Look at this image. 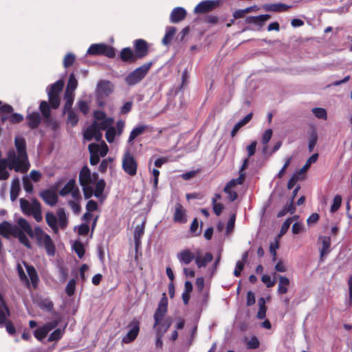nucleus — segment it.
I'll use <instances>...</instances> for the list:
<instances>
[{
  "mask_svg": "<svg viewBox=\"0 0 352 352\" xmlns=\"http://www.w3.org/2000/svg\"><path fill=\"white\" fill-rule=\"evenodd\" d=\"M16 222L19 227L7 221L1 223L0 234L6 238H8L10 236L16 237L26 248H31V243L25 234L30 237L33 238L34 229L32 230L28 221L22 217L19 218Z\"/></svg>",
  "mask_w": 352,
  "mask_h": 352,
  "instance_id": "f257e3e1",
  "label": "nucleus"
},
{
  "mask_svg": "<svg viewBox=\"0 0 352 352\" xmlns=\"http://www.w3.org/2000/svg\"><path fill=\"white\" fill-rule=\"evenodd\" d=\"M168 300L164 296L158 304L157 309H156L153 318L154 325L153 328L156 334L155 345L157 348H162L163 342L162 338L164 333L170 327L173 320L170 317L164 318L167 314Z\"/></svg>",
  "mask_w": 352,
  "mask_h": 352,
  "instance_id": "f03ea898",
  "label": "nucleus"
},
{
  "mask_svg": "<svg viewBox=\"0 0 352 352\" xmlns=\"http://www.w3.org/2000/svg\"><path fill=\"white\" fill-rule=\"evenodd\" d=\"M96 179L97 174L91 175L90 170L87 167L82 168L80 170L79 181L82 186L85 199H88L92 196Z\"/></svg>",
  "mask_w": 352,
  "mask_h": 352,
  "instance_id": "7ed1b4c3",
  "label": "nucleus"
},
{
  "mask_svg": "<svg viewBox=\"0 0 352 352\" xmlns=\"http://www.w3.org/2000/svg\"><path fill=\"white\" fill-rule=\"evenodd\" d=\"M20 208L25 214L32 215L36 221L42 220L41 205L36 199L29 201L25 199H20Z\"/></svg>",
  "mask_w": 352,
  "mask_h": 352,
  "instance_id": "20e7f679",
  "label": "nucleus"
},
{
  "mask_svg": "<svg viewBox=\"0 0 352 352\" xmlns=\"http://www.w3.org/2000/svg\"><path fill=\"white\" fill-rule=\"evenodd\" d=\"M151 65V63H145L130 72L125 78L126 83L133 86L140 82L148 74Z\"/></svg>",
  "mask_w": 352,
  "mask_h": 352,
  "instance_id": "39448f33",
  "label": "nucleus"
},
{
  "mask_svg": "<svg viewBox=\"0 0 352 352\" xmlns=\"http://www.w3.org/2000/svg\"><path fill=\"white\" fill-rule=\"evenodd\" d=\"M24 269L26 270L28 276L31 280L33 287L37 286L38 282V276L37 272L33 266L28 265L26 263L23 262L22 263L17 264V271L20 278L25 281L27 284H29L28 277L25 273Z\"/></svg>",
  "mask_w": 352,
  "mask_h": 352,
  "instance_id": "423d86ee",
  "label": "nucleus"
},
{
  "mask_svg": "<svg viewBox=\"0 0 352 352\" xmlns=\"http://www.w3.org/2000/svg\"><path fill=\"white\" fill-rule=\"evenodd\" d=\"M33 238H35L40 246L45 247L49 255H53L55 252V247L51 237L39 227L34 228Z\"/></svg>",
  "mask_w": 352,
  "mask_h": 352,
  "instance_id": "0eeeda50",
  "label": "nucleus"
},
{
  "mask_svg": "<svg viewBox=\"0 0 352 352\" xmlns=\"http://www.w3.org/2000/svg\"><path fill=\"white\" fill-rule=\"evenodd\" d=\"M86 55L88 56H100L104 55L109 58H113L115 56L114 49L104 43H94L89 46Z\"/></svg>",
  "mask_w": 352,
  "mask_h": 352,
  "instance_id": "6e6552de",
  "label": "nucleus"
},
{
  "mask_svg": "<svg viewBox=\"0 0 352 352\" xmlns=\"http://www.w3.org/2000/svg\"><path fill=\"white\" fill-rule=\"evenodd\" d=\"M64 82L63 80H58L51 85L47 89V95L50 105L52 108L56 109L60 104L59 94L63 89Z\"/></svg>",
  "mask_w": 352,
  "mask_h": 352,
  "instance_id": "1a4fd4ad",
  "label": "nucleus"
},
{
  "mask_svg": "<svg viewBox=\"0 0 352 352\" xmlns=\"http://www.w3.org/2000/svg\"><path fill=\"white\" fill-rule=\"evenodd\" d=\"M77 85L78 81L75 78L74 74H71L64 94V99L65 100L64 109H69L72 108L74 98V91L76 90Z\"/></svg>",
  "mask_w": 352,
  "mask_h": 352,
  "instance_id": "9d476101",
  "label": "nucleus"
},
{
  "mask_svg": "<svg viewBox=\"0 0 352 352\" xmlns=\"http://www.w3.org/2000/svg\"><path fill=\"white\" fill-rule=\"evenodd\" d=\"M124 171L130 176H134L137 173L138 164L134 157L129 152L124 153L122 162Z\"/></svg>",
  "mask_w": 352,
  "mask_h": 352,
  "instance_id": "9b49d317",
  "label": "nucleus"
},
{
  "mask_svg": "<svg viewBox=\"0 0 352 352\" xmlns=\"http://www.w3.org/2000/svg\"><path fill=\"white\" fill-rule=\"evenodd\" d=\"M58 324V322L57 320L48 322L43 326L37 328L34 331V336L38 341H43V339L46 338L50 331L55 329Z\"/></svg>",
  "mask_w": 352,
  "mask_h": 352,
  "instance_id": "f8f14e48",
  "label": "nucleus"
},
{
  "mask_svg": "<svg viewBox=\"0 0 352 352\" xmlns=\"http://www.w3.org/2000/svg\"><path fill=\"white\" fill-rule=\"evenodd\" d=\"M59 194L61 196L71 194L72 198L75 200H79L81 198L79 189L76 186V182L74 179H70L60 190Z\"/></svg>",
  "mask_w": 352,
  "mask_h": 352,
  "instance_id": "ddd939ff",
  "label": "nucleus"
},
{
  "mask_svg": "<svg viewBox=\"0 0 352 352\" xmlns=\"http://www.w3.org/2000/svg\"><path fill=\"white\" fill-rule=\"evenodd\" d=\"M129 331L122 338V342L130 343L133 341L138 335L140 331V322L136 319L133 320L128 325Z\"/></svg>",
  "mask_w": 352,
  "mask_h": 352,
  "instance_id": "4468645a",
  "label": "nucleus"
},
{
  "mask_svg": "<svg viewBox=\"0 0 352 352\" xmlns=\"http://www.w3.org/2000/svg\"><path fill=\"white\" fill-rule=\"evenodd\" d=\"M221 1L222 0H206L201 1L195 6L194 12L197 14L206 12L219 6Z\"/></svg>",
  "mask_w": 352,
  "mask_h": 352,
  "instance_id": "2eb2a0df",
  "label": "nucleus"
},
{
  "mask_svg": "<svg viewBox=\"0 0 352 352\" xmlns=\"http://www.w3.org/2000/svg\"><path fill=\"white\" fill-rule=\"evenodd\" d=\"M113 91V85L109 80H100L96 86V94L99 97H107Z\"/></svg>",
  "mask_w": 352,
  "mask_h": 352,
  "instance_id": "dca6fc26",
  "label": "nucleus"
},
{
  "mask_svg": "<svg viewBox=\"0 0 352 352\" xmlns=\"http://www.w3.org/2000/svg\"><path fill=\"white\" fill-rule=\"evenodd\" d=\"M98 122H94V123L89 126L84 132V138L88 141L93 139L96 141H100L102 137V133L99 131L98 126Z\"/></svg>",
  "mask_w": 352,
  "mask_h": 352,
  "instance_id": "f3484780",
  "label": "nucleus"
},
{
  "mask_svg": "<svg viewBox=\"0 0 352 352\" xmlns=\"http://www.w3.org/2000/svg\"><path fill=\"white\" fill-rule=\"evenodd\" d=\"M89 152H94L99 157H104L108 153L109 148L104 142L100 144H90L88 146Z\"/></svg>",
  "mask_w": 352,
  "mask_h": 352,
  "instance_id": "a211bd4d",
  "label": "nucleus"
},
{
  "mask_svg": "<svg viewBox=\"0 0 352 352\" xmlns=\"http://www.w3.org/2000/svg\"><path fill=\"white\" fill-rule=\"evenodd\" d=\"M186 14L184 8L176 7L170 12V21L171 23H177L185 19Z\"/></svg>",
  "mask_w": 352,
  "mask_h": 352,
  "instance_id": "6ab92c4d",
  "label": "nucleus"
},
{
  "mask_svg": "<svg viewBox=\"0 0 352 352\" xmlns=\"http://www.w3.org/2000/svg\"><path fill=\"white\" fill-rule=\"evenodd\" d=\"M270 19V15L262 14L255 16H248L246 18L245 21L247 23L254 24L258 26V29H261L265 25L266 21H267Z\"/></svg>",
  "mask_w": 352,
  "mask_h": 352,
  "instance_id": "aec40b11",
  "label": "nucleus"
},
{
  "mask_svg": "<svg viewBox=\"0 0 352 352\" xmlns=\"http://www.w3.org/2000/svg\"><path fill=\"white\" fill-rule=\"evenodd\" d=\"M177 258L182 265H188L195 256L190 250L185 249L177 254Z\"/></svg>",
  "mask_w": 352,
  "mask_h": 352,
  "instance_id": "412c9836",
  "label": "nucleus"
},
{
  "mask_svg": "<svg viewBox=\"0 0 352 352\" xmlns=\"http://www.w3.org/2000/svg\"><path fill=\"white\" fill-rule=\"evenodd\" d=\"M40 195L43 201L50 206H54L58 201V196L53 190H44L41 192Z\"/></svg>",
  "mask_w": 352,
  "mask_h": 352,
  "instance_id": "4be33fe9",
  "label": "nucleus"
},
{
  "mask_svg": "<svg viewBox=\"0 0 352 352\" xmlns=\"http://www.w3.org/2000/svg\"><path fill=\"white\" fill-rule=\"evenodd\" d=\"M137 56L141 58L146 55L148 46L146 42L143 39H138L134 43Z\"/></svg>",
  "mask_w": 352,
  "mask_h": 352,
  "instance_id": "5701e85b",
  "label": "nucleus"
},
{
  "mask_svg": "<svg viewBox=\"0 0 352 352\" xmlns=\"http://www.w3.org/2000/svg\"><path fill=\"white\" fill-rule=\"evenodd\" d=\"M289 8V6L281 3H266L263 6V8L267 12H284Z\"/></svg>",
  "mask_w": 352,
  "mask_h": 352,
  "instance_id": "b1692460",
  "label": "nucleus"
},
{
  "mask_svg": "<svg viewBox=\"0 0 352 352\" xmlns=\"http://www.w3.org/2000/svg\"><path fill=\"white\" fill-rule=\"evenodd\" d=\"M174 221L179 223L186 221L185 210L180 204H176L175 206Z\"/></svg>",
  "mask_w": 352,
  "mask_h": 352,
  "instance_id": "393cba45",
  "label": "nucleus"
},
{
  "mask_svg": "<svg viewBox=\"0 0 352 352\" xmlns=\"http://www.w3.org/2000/svg\"><path fill=\"white\" fill-rule=\"evenodd\" d=\"M319 243H321L322 246L320 249V256L322 257L329 252V248L331 245L330 237L326 236H321L319 237Z\"/></svg>",
  "mask_w": 352,
  "mask_h": 352,
  "instance_id": "a878e982",
  "label": "nucleus"
},
{
  "mask_svg": "<svg viewBox=\"0 0 352 352\" xmlns=\"http://www.w3.org/2000/svg\"><path fill=\"white\" fill-rule=\"evenodd\" d=\"M45 219L47 225L52 228L54 232H58V225L57 217L52 212H47L45 215Z\"/></svg>",
  "mask_w": 352,
  "mask_h": 352,
  "instance_id": "bb28decb",
  "label": "nucleus"
},
{
  "mask_svg": "<svg viewBox=\"0 0 352 352\" xmlns=\"http://www.w3.org/2000/svg\"><path fill=\"white\" fill-rule=\"evenodd\" d=\"M212 255L210 253H206L203 256L197 255L195 256V263L198 267H205L212 260Z\"/></svg>",
  "mask_w": 352,
  "mask_h": 352,
  "instance_id": "cd10ccee",
  "label": "nucleus"
},
{
  "mask_svg": "<svg viewBox=\"0 0 352 352\" xmlns=\"http://www.w3.org/2000/svg\"><path fill=\"white\" fill-rule=\"evenodd\" d=\"M21 190L20 182L19 178H14L10 188V199L14 201L16 199Z\"/></svg>",
  "mask_w": 352,
  "mask_h": 352,
  "instance_id": "c85d7f7f",
  "label": "nucleus"
},
{
  "mask_svg": "<svg viewBox=\"0 0 352 352\" xmlns=\"http://www.w3.org/2000/svg\"><path fill=\"white\" fill-rule=\"evenodd\" d=\"M252 118V113H250L246 116H245L242 120L238 122L233 127L231 131V136L234 137L238 132V131L246 124H248Z\"/></svg>",
  "mask_w": 352,
  "mask_h": 352,
  "instance_id": "c756f323",
  "label": "nucleus"
},
{
  "mask_svg": "<svg viewBox=\"0 0 352 352\" xmlns=\"http://www.w3.org/2000/svg\"><path fill=\"white\" fill-rule=\"evenodd\" d=\"M289 285V280L286 276H280L278 277V293L283 294L287 292V287Z\"/></svg>",
  "mask_w": 352,
  "mask_h": 352,
  "instance_id": "7c9ffc66",
  "label": "nucleus"
},
{
  "mask_svg": "<svg viewBox=\"0 0 352 352\" xmlns=\"http://www.w3.org/2000/svg\"><path fill=\"white\" fill-rule=\"evenodd\" d=\"M318 157V153L313 154L311 157H309L305 165L298 171H297L296 173L300 176L303 175L305 173V172L309 168L311 164L315 163L317 161Z\"/></svg>",
  "mask_w": 352,
  "mask_h": 352,
  "instance_id": "2f4dec72",
  "label": "nucleus"
},
{
  "mask_svg": "<svg viewBox=\"0 0 352 352\" xmlns=\"http://www.w3.org/2000/svg\"><path fill=\"white\" fill-rule=\"evenodd\" d=\"M65 328L63 327L62 329L57 328L55 330H54L49 336L47 341L48 342H57L58 340H60L65 333Z\"/></svg>",
  "mask_w": 352,
  "mask_h": 352,
  "instance_id": "473e14b6",
  "label": "nucleus"
},
{
  "mask_svg": "<svg viewBox=\"0 0 352 352\" xmlns=\"http://www.w3.org/2000/svg\"><path fill=\"white\" fill-rule=\"evenodd\" d=\"M146 129V126H145V125H140V126H138L135 127V129H133L129 135L128 143L132 144L133 141L137 137L143 134V133L144 132Z\"/></svg>",
  "mask_w": 352,
  "mask_h": 352,
  "instance_id": "72a5a7b5",
  "label": "nucleus"
},
{
  "mask_svg": "<svg viewBox=\"0 0 352 352\" xmlns=\"http://www.w3.org/2000/svg\"><path fill=\"white\" fill-rule=\"evenodd\" d=\"M248 256V253L247 252H244L242 255V260L238 261L236 263V267L234 271V274L235 276H239L241 275V272L244 267V264L246 262Z\"/></svg>",
  "mask_w": 352,
  "mask_h": 352,
  "instance_id": "f704fd0d",
  "label": "nucleus"
},
{
  "mask_svg": "<svg viewBox=\"0 0 352 352\" xmlns=\"http://www.w3.org/2000/svg\"><path fill=\"white\" fill-rule=\"evenodd\" d=\"M177 29L175 27L169 26L166 28V34L162 39V43L165 45L169 44L175 34Z\"/></svg>",
  "mask_w": 352,
  "mask_h": 352,
  "instance_id": "c9c22d12",
  "label": "nucleus"
},
{
  "mask_svg": "<svg viewBox=\"0 0 352 352\" xmlns=\"http://www.w3.org/2000/svg\"><path fill=\"white\" fill-rule=\"evenodd\" d=\"M28 124L31 128H36L41 122V118L38 113H32L28 116Z\"/></svg>",
  "mask_w": 352,
  "mask_h": 352,
  "instance_id": "e433bc0d",
  "label": "nucleus"
},
{
  "mask_svg": "<svg viewBox=\"0 0 352 352\" xmlns=\"http://www.w3.org/2000/svg\"><path fill=\"white\" fill-rule=\"evenodd\" d=\"M120 57L123 61H133L135 60L133 52L129 47L124 48L122 50Z\"/></svg>",
  "mask_w": 352,
  "mask_h": 352,
  "instance_id": "4c0bfd02",
  "label": "nucleus"
},
{
  "mask_svg": "<svg viewBox=\"0 0 352 352\" xmlns=\"http://www.w3.org/2000/svg\"><path fill=\"white\" fill-rule=\"evenodd\" d=\"M273 131L269 129L265 131L261 138V142L263 144V152L265 153L267 149V144L272 138Z\"/></svg>",
  "mask_w": 352,
  "mask_h": 352,
  "instance_id": "58836bf2",
  "label": "nucleus"
},
{
  "mask_svg": "<svg viewBox=\"0 0 352 352\" xmlns=\"http://www.w3.org/2000/svg\"><path fill=\"white\" fill-rule=\"evenodd\" d=\"M232 183L233 182H229L224 188V192L228 195V199L231 201H233L235 199H236L238 197L236 190L233 189V188H231V185L232 184Z\"/></svg>",
  "mask_w": 352,
  "mask_h": 352,
  "instance_id": "ea45409f",
  "label": "nucleus"
},
{
  "mask_svg": "<svg viewBox=\"0 0 352 352\" xmlns=\"http://www.w3.org/2000/svg\"><path fill=\"white\" fill-rule=\"evenodd\" d=\"M314 116L318 118L326 120L327 119V112L325 109L322 107H315L311 109Z\"/></svg>",
  "mask_w": 352,
  "mask_h": 352,
  "instance_id": "a19ab883",
  "label": "nucleus"
},
{
  "mask_svg": "<svg viewBox=\"0 0 352 352\" xmlns=\"http://www.w3.org/2000/svg\"><path fill=\"white\" fill-rule=\"evenodd\" d=\"M9 316V311L4 303V302H0V324L6 322L7 317Z\"/></svg>",
  "mask_w": 352,
  "mask_h": 352,
  "instance_id": "79ce46f5",
  "label": "nucleus"
},
{
  "mask_svg": "<svg viewBox=\"0 0 352 352\" xmlns=\"http://www.w3.org/2000/svg\"><path fill=\"white\" fill-rule=\"evenodd\" d=\"M94 186H95L94 195L96 197L99 198L103 192V190L105 187V183H104V180L100 179V180L98 181L97 182H95Z\"/></svg>",
  "mask_w": 352,
  "mask_h": 352,
  "instance_id": "37998d69",
  "label": "nucleus"
},
{
  "mask_svg": "<svg viewBox=\"0 0 352 352\" xmlns=\"http://www.w3.org/2000/svg\"><path fill=\"white\" fill-rule=\"evenodd\" d=\"M113 122V120L111 118H104L103 120H101L98 122V124L99 131H100V130H107L108 128L111 127Z\"/></svg>",
  "mask_w": 352,
  "mask_h": 352,
  "instance_id": "c03bdc74",
  "label": "nucleus"
},
{
  "mask_svg": "<svg viewBox=\"0 0 352 352\" xmlns=\"http://www.w3.org/2000/svg\"><path fill=\"white\" fill-rule=\"evenodd\" d=\"M72 248L80 258L83 257L85 254V248L82 243L79 241H75L72 245Z\"/></svg>",
  "mask_w": 352,
  "mask_h": 352,
  "instance_id": "a18cd8bd",
  "label": "nucleus"
},
{
  "mask_svg": "<svg viewBox=\"0 0 352 352\" xmlns=\"http://www.w3.org/2000/svg\"><path fill=\"white\" fill-rule=\"evenodd\" d=\"M318 141V133L315 130H312L309 139V145L308 148L309 151H312L314 148L315 147Z\"/></svg>",
  "mask_w": 352,
  "mask_h": 352,
  "instance_id": "49530a36",
  "label": "nucleus"
},
{
  "mask_svg": "<svg viewBox=\"0 0 352 352\" xmlns=\"http://www.w3.org/2000/svg\"><path fill=\"white\" fill-rule=\"evenodd\" d=\"M76 60V56L73 53H67L63 59V66L67 68L73 65Z\"/></svg>",
  "mask_w": 352,
  "mask_h": 352,
  "instance_id": "de8ad7c7",
  "label": "nucleus"
},
{
  "mask_svg": "<svg viewBox=\"0 0 352 352\" xmlns=\"http://www.w3.org/2000/svg\"><path fill=\"white\" fill-rule=\"evenodd\" d=\"M341 203H342V197L339 195H336L333 198V204L331 205V207L330 209L331 212L333 213L336 212L340 208V207L341 206Z\"/></svg>",
  "mask_w": 352,
  "mask_h": 352,
  "instance_id": "09e8293b",
  "label": "nucleus"
},
{
  "mask_svg": "<svg viewBox=\"0 0 352 352\" xmlns=\"http://www.w3.org/2000/svg\"><path fill=\"white\" fill-rule=\"evenodd\" d=\"M58 223L61 228H65L67 223V217L63 210H59L58 212Z\"/></svg>",
  "mask_w": 352,
  "mask_h": 352,
  "instance_id": "8fccbe9b",
  "label": "nucleus"
},
{
  "mask_svg": "<svg viewBox=\"0 0 352 352\" xmlns=\"http://www.w3.org/2000/svg\"><path fill=\"white\" fill-rule=\"evenodd\" d=\"M144 233V227L143 226L138 225L135 228L134 231V239L135 241V243L138 245L140 243V239L142 235Z\"/></svg>",
  "mask_w": 352,
  "mask_h": 352,
  "instance_id": "3c124183",
  "label": "nucleus"
},
{
  "mask_svg": "<svg viewBox=\"0 0 352 352\" xmlns=\"http://www.w3.org/2000/svg\"><path fill=\"white\" fill-rule=\"evenodd\" d=\"M116 135V129L113 126L107 129L105 138L108 142L111 143L113 142Z\"/></svg>",
  "mask_w": 352,
  "mask_h": 352,
  "instance_id": "603ef678",
  "label": "nucleus"
},
{
  "mask_svg": "<svg viewBox=\"0 0 352 352\" xmlns=\"http://www.w3.org/2000/svg\"><path fill=\"white\" fill-rule=\"evenodd\" d=\"M71 108L69 109H65V111H68V113H67V120H68V122L70 123L72 126H74L77 124L78 122V117L76 116V114L70 110Z\"/></svg>",
  "mask_w": 352,
  "mask_h": 352,
  "instance_id": "864d4df0",
  "label": "nucleus"
},
{
  "mask_svg": "<svg viewBox=\"0 0 352 352\" xmlns=\"http://www.w3.org/2000/svg\"><path fill=\"white\" fill-rule=\"evenodd\" d=\"M75 288H76V280L74 279H71L65 288L66 293L68 296H72L75 292Z\"/></svg>",
  "mask_w": 352,
  "mask_h": 352,
  "instance_id": "5fc2aeb1",
  "label": "nucleus"
},
{
  "mask_svg": "<svg viewBox=\"0 0 352 352\" xmlns=\"http://www.w3.org/2000/svg\"><path fill=\"white\" fill-rule=\"evenodd\" d=\"M245 179V175L243 173H241L239 175V177L236 179H233L230 180V182H233L232 184L231 185V188H233V189H235L237 190L238 186L241 185Z\"/></svg>",
  "mask_w": 352,
  "mask_h": 352,
  "instance_id": "6e6d98bb",
  "label": "nucleus"
},
{
  "mask_svg": "<svg viewBox=\"0 0 352 352\" xmlns=\"http://www.w3.org/2000/svg\"><path fill=\"white\" fill-rule=\"evenodd\" d=\"M235 219H236V216L234 214H232L230 217L229 221L227 223L226 230V234L227 235H229L230 234V232L233 230L234 227Z\"/></svg>",
  "mask_w": 352,
  "mask_h": 352,
  "instance_id": "4d7b16f0",
  "label": "nucleus"
},
{
  "mask_svg": "<svg viewBox=\"0 0 352 352\" xmlns=\"http://www.w3.org/2000/svg\"><path fill=\"white\" fill-rule=\"evenodd\" d=\"M292 220H293V219H287V220L285 221V222L283 223V225L281 226L278 237H280L281 236L284 235L287 232V230L292 222Z\"/></svg>",
  "mask_w": 352,
  "mask_h": 352,
  "instance_id": "13d9d810",
  "label": "nucleus"
},
{
  "mask_svg": "<svg viewBox=\"0 0 352 352\" xmlns=\"http://www.w3.org/2000/svg\"><path fill=\"white\" fill-rule=\"evenodd\" d=\"M274 268L275 270L278 272H286L287 271V266L283 260H279L275 265Z\"/></svg>",
  "mask_w": 352,
  "mask_h": 352,
  "instance_id": "bf43d9fd",
  "label": "nucleus"
},
{
  "mask_svg": "<svg viewBox=\"0 0 352 352\" xmlns=\"http://www.w3.org/2000/svg\"><path fill=\"white\" fill-rule=\"evenodd\" d=\"M40 110L44 117L48 118L50 116V107L47 102L43 101L40 104Z\"/></svg>",
  "mask_w": 352,
  "mask_h": 352,
  "instance_id": "052dcab7",
  "label": "nucleus"
},
{
  "mask_svg": "<svg viewBox=\"0 0 352 352\" xmlns=\"http://www.w3.org/2000/svg\"><path fill=\"white\" fill-rule=\"evenodd\" d=\"M261 280L267 287H272L275 284V280H272L271 277L267 274L263 275Z\"/></svg>",
  "mask_w": 352,
  "mask_h": 352,
  "instance_id": "680f3d73",
  "label": "nucleus"
},
{
  "mask_svg": "<svg viewBox=\"0 0 352 352\" xmlns=\"http://www.w3.org/2000/svg\"><path fill=\"white\" fill-rule=\"evenodd\" d=\"M259 346V341L256 337H252L248 342L247 347L248 349H254Z\"/></svg>",
  "mask_w": 352,
  "mask_h": 352,
  "instance_id": "e2e57ef3",
  "label": "nucleus"
},
{
  "mask_svg": "<svg viewBox=\"0 0 352 352\" xmlns=\"http://www.w3.org/2000/svg\"><path fill=\"white\" fill-rule=\"evenodd\" d=\"M78 200L74 199L68 202L69 206L75 214H79L80 212V206L78 203Z\"/></svg>",
  "mask_w": 352,
  "mask_h": 352,
  "instance_id": "0e129e2a",
  "label": "nucleus"
},
{
  "mask_svg": "<svg viewBox=\"0 0 352 352\" xmlns=\"http://www.w3.org/2000/svg\"><path fill=\"white\" fill-rule=\"evenodd\" d=\"M300 179V175H298L296 173H295L293 176L290 178L287 183L288 189H292L298 180Z\"/></svg>",
  "mask_w": 352,
  "mask_h": 352,
  "instance_id": "69168bd1",
  "label": "nucleus"
},
{
  "mask_svg": "<svg viewBox=\"0 0 352 352\" xmlns=\"http://www.w3.org/2000/svg\"><path fill=\"white\" fill-rule=\"evenodd\" d=\"M256 145V141H253L249 146H247L248 157H251L255 153Z\"/></svg>",
  "mask_w": 352,
  "mask_h": 352,
  "instance_id": "338daca9",
  "label": "nucleus"
},
{
  "mask_svg": "<svg viewBox=\"0 0 352 352\" xmlns=\"http://www.w3.org/2000/svg\"><path fill=\"white\" fill-rule=\"evenodd\" d=\"M79 109L84 113L86 114L89 111L88 103L83 100H79L78 102Z\"/></svg>",
  "mask_w": 352,
  "mask_h": 352,
  "instance_id": "774afa93",
  "label": "nucleus"
}]
</instances>
